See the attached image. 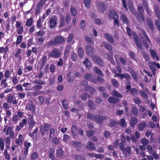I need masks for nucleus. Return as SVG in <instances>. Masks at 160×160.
Here are the masks:
<instances>
[{
  "instance_id": "nucleus-1",
  "label": "nucleus",
  "mask_w": 160,
  "mask_h": 160,
  "mask_svg": "<svg viewBox=\"0 0 160 160\" xmlns=\"http://www.w3.org/2000/svg\"><path fill=\"white\" fill-rule=\"evenodd\" d=\"M66 41V38L61 35H58L55 37L53 40L49 41L47 43V45L48 47L56 46L62 44Z\"/></svg>"
},
{
  "instance_id": "nucleus-2",
  "label": "nucleus",
  "mask_w": 160,
  "mask_h": 160,
  "mask_svg": "<svg viewBox=\"0 0 160 160\" xmlns=\"http://www.w3.org/2000/svg\"><path fill=\"white\" fill-rule=\"evenodd\" d=\"M132 34L134 40L139 50H142V44L139 40V39L138 36L134 32H132Z\"/></svg>"
},
{
  "instance_id": "nucleus-3",
  "label": "nucleus",
  "mask_w": 160,
  "mask_h": 160,
  "mask_svg": "<svg viewBox=\"0 0 160 160\" xmlns=\"http://www.w3.org/2000/svg\"><path fill=\"white\" fill-rule=\"evenodd\" d=\"M58 21V18L56 15L52 16L49 20L50 27L52 29L56 25Z\"/></svg>"
},
{
  "instance_id": "nucleus-4",
  "label": "nucleus",
  "mask_w": 160,
  "mask_h": 160,
  "mask_svg": "<svg viewBox=\"0 0 160 160\" xmlns=\"http://www.w3.org/2000/svg\"><path fill=\"white\" fill-rule=\"evenodd\" d=\"M60 54L59 50L57 49H54L49 53V56L51 57L57 58L60 57Z\"/></svg>"
},
{
  "instance_id": "nucleus-5",
  "label": "nucleus",
  "mask_w": 160,
  "mask_h": 160,
  "mask_svg": "<svg viewBox=\"0 0 160 160\" xmlns=\"http://www.w3.org/2000/svg\"><path fill=\"white\" fill-rule=\"evenodd\" d=\"M107 117L99 115H95L94 121L97 122L102 123L103 121H105L107 119Z\"/></svg>"
},
{
  "instance_id": "nucleus-6",
  "label": "nucleus",
  "mask_w": 160,
  "mask_h": 160,
  "mask_svg": "<svg viewBox=\"0 0 160 160\" xmlns=\"http://www.w3.org/2000/svg\"><path fill=\"white\" fill-rule=\"evenodd\" d=\"M92 58L94 61L98 65L101 66L103 65V61L98 56L95 55H93L92 56Z\"/></svg>"
},
{
  "instance_id": "nucleus-7",
  "label": "nucleus",
  "mask_w": 160,
  "mask_h": 160,
  "mask_svg": "<svg viewBox=\"0 0 160 160\" xmlns=\"http://www.w3.org/2000/svg\"><path fill=\"white\" fill-rule=\"evenodd\" d=\"M87 145L85 147V148L90 151L95 150L96 147L94 144L90 141H89L87 143Z\"/></svg>"
},
{
  "instance_id": "nucleus-8",
  "label": "nucleus",
  "mask_w": 160,
  "mask_h": 160,
  "mask_svg": "<svg viewBox=\"0 0 160 160\" xmlns=\"http://www.w3.org/2000/svg\"><path fill=\"white\" fill-rule=\"evenodd\" d=\"M13 128L12 126H9L6 130V134L7 135H9L11 138H13L14 137V132L13 131Z\"/></svg>"
},
{
  "instance_id": "nucleus-9",
  "label": "nucleus",
  "mask_w": 160,
  "mask_h": 160,
  "mask_svg": "<svg viewBox=\"0 0 160 160\" xmlns=\"http://www.w3.org/2000/svg\"><path fill=\"white\" fill-rule=\"evenodd\" d=\"M108 17L109 18L114 19L116 18H118V13L114 10H110Z\"/></svg>"
},
{
  "instance_id": "nucleus-10",
  "label": "nucleus",
  "mask_w": 160,
  "mask_h": 160,
  "mask_svg": "<svg viewBox=\"0 0 160 160\" xmlns=\"http://www.w3.org/2000/svg\"><path fill=\"white\" fill-rule=\"evenodd\" d=\"M98 10L101 12L103 13L104 11L106 9L107 7L102 2H98Z\"/></svg>"
},
{
  "instance_id": "nucleus-11",
  "label": "nucleus",
  "mask_w": 160,
  "mask_h": 160,
  "mask_svg": "<svg viewBox=\"0 0 160 160\" xmlns=\"http://www.w3.org/2000/svg\"><path fill=\"white\" fill-rule=\"evenodd\" d=\"M50 128V125L48 124H44L43 127L40 128V132L42 135L45 134L46 132L48 131Z\"/></svg>"
},
{
  "instance_id": "nucleus-12",
  "label": "nucleus",
  "mask_w": 160,
  "mask_h": 160,
  "mask_svg": "<svg viewBox=\"0 0 160 160\" xmlns=\"http://www.w3.org/2000/svg\"><path fill=\"white\" fill-rule=\"evenodd\" d=\"M108 101L111 103L116 104L120 102V99L111 96L108 98Z\"/></svg>"
},
{
  "instance_id": "nucleus-13",
  "label": "nucleus",
  "mask_w": 160,
  "mask_h": 160,
  "mask_svg": "<svg viewBox=\"0 0 160 160\" xmlns=\"http://www.w3.org/2000/svg\"><path fill=\"white\" fill-rule=\"evenodd\" d=\"M86 52L88 55H92L93 53L94 48L90 45H87L86 46Z\"/></svg>"
},
{
  "instance_id": "nucleus-14",
  "label": "nucleus",
  "mask_w": 160,
  "mask_h": 160,
  "mask_svg": "<svg viewBox=\"0 0 160 160\" xmlns=\"http://www.w3.org/2000/svg\"><path fill=\"white\" fill-rule=\"evenodd\" d=\"M135 138L132 134H131V137L132 140L134 142H137V139L139 138L140 137V134L138 131H136L134 133Z\"/></svg>"
},
{
  "instance_id": "nucleus-15",
  "label": "nucleus",
  "mask_w": 160,
  "mask_h": 160,
  "mask_svg": "<svg viewBox=\"0 0 160 160\" xmlns=\"http://www.w3.org/2000/svg\"><path fill=\"white\" fill-rule=\"evenodd\" d=\"M7 79L4 78L1 81L0 85L2 87V88H6L10 87L8 84V83L7 82Z\"/></svg>"
},
{
  "instance_id": "nucleus-16",
  "label": "nucleus",
  "mask_w": 160,
  "mask_h": 160,
  "mask_svg": "<svg viewBox=\"0 0 160 160\" xmlns=\"http://www.w3.org/2000/svg\"><path fill=\"white\" fill-rule=\"evenodd\" d=\"M104 36L106 40L111 43H113L114 42V38L110 34L105 33Z\"/></svg>"
},
{
  "instance_id": "nucleus-17",
  "label": "nucleus",
  "mask_w": 160,
  "mask_h": 160,
  "mask_svg": "<svg viewBox=\"0 0 160 160\" xmlns=\"http://www.w3.org/2000/svg\"><path fill=\"white\" fill-rule=\"evenodd\" d=\"M146 22L149 28L152 30H154V25L152 20L149 18L146 19Z\"/></svg>"
},
{
  "instance_id": "nucleus-18",
  "label": "nucleus",
  "mask_w": 160,
  "mask_h": 160,
  "mask_svg": "<svg viewBox=\"0 0 160 160\" xmlns=\"http://www.w3.org/2000/svg\"><path fill=\"white\" fill-rule=\"evenodd\" d=\"M121 20L122 21L123 23L126 24H128L129 21L127 16L124 14H122L120 17Z\"/></svg>"
},
{
  "instance_id": "nucleus-19",
  "label": "nucleus",
  "mask_w": 160,
  "mask_h": 160,
  "mask_svg": "<svg viewBox=\"0 0 160 160\" xmlns=\"http://www.w3.org/2000/svg\"><path fill=\"white\" fill-rule=\"evenodd\" d=\"M23 137L22 134H19L18 138L15 140V143L19 146L22 145Z\"/></svg>"
},
{
  "instance_id": "nucleus-20",
  "label": "nucleus",
  "mask_w": 160,
  "mask_h": 160,
  "mask_svg": "<svg viewBox=\"0 0 160 160\" xmlns=\"http://www.w3.org/2000/svg\"><path fill=\"white\" fill-rule=\"evenodd\" d=\"M131 74L134 80L136 82H138L139 77L137 73L134 70H132L131 71Z\"/></svg>"
},
{
  "instance_id": "nucleus-21",
  "label": "nucleus",
  "mask_w": 160,
  "mask_h": 160,
  "mask_svg": "<svg viewBox=\"0 0 160 160\" xmlns=\"http://www.w3.org/2000/svg\"><path fill=\"white\" fill-rule=\"evenodd\" d=\"M138 122V119L135 117H132L130 120V125L132 128L134 127L135 125Z\"/></svg>"
},
{
  "instance_id": "nucleus-22",
  "label": "nucleus",
  "mask_w": 160,
  "mask_h": 160,
  "mask_svg": "<svg viewBox=\"0 0 160 160\" xmlns=\"http://www.w3.org/2000/svg\"><path fill=\"white\" fill-rule=\"evenodd\" d=\"M150 52L153 58L154 59H156L157 60H159V57L157 55V52L155 50L151 49L150 50Z\"/></svg>"
},
{
  "instance_id": "nucleus-23",
  "label": "nucleus",
  "mask_w": 160,
  "mask_h": 160,
  "mask_svg": "<svg viewBox=\"0 0 160 160\" xmlns=\"http://www.w3.org/2000/svg\"><path fill=\"white\" fill-rule=\"evenodd\" d=\"M128 8L131 12L133 15H136L137 12L134 10L133 4L132 2L128 3Z\"/></svg>"
},
{
  "instance_id": "nucleus-24",
  "label": "nucleus",
  "mask_w": 160,
  "mask_h": 160,
  "mask_svg": "<svg viewBox=\"0 0 160 160\" xmlns=\"http://www.w3.org/2000/svg\"><path fill=\"white\" fill-rule=\"evenodd\" d=\"M154 10L156 16L158 18V20L160 21V12L158 7V6H155L154 8Z\"/></svg>"
},
{
  "instance_id": "nucleus-25",
  "label": "nucleus",
  "mask_w": 160,
  "mask_h": 160,
  "mask_svg": "<svg viewBox=\"0 0 160 160\" xmlns=\"http://www.w3.org/2000/svg\"><path fill=\"white\" fill-rule=\"evenodd\" d=\"M55 150L52 148H50L48 152L49 157L52 160H55V159L54 155Z\"/></svg>"
},
{
  "instance_id": "nucleus-26",
  "label": "nucleus",
  "mask_w": 160,
  "mask_h": 160,
  "mask_svg": "<svg viewBox=\"0 0 160 160\" xmlns=\"http://www.w3.org/2000/svg\"><path fill=\"white\" fill-rule=\"evenodd\" d=\"M28 124L29 125V129H32L36 124V122L33 119H28Z\"/></svg>"
},
{
  "instance_id": "nucleus-27",
  "label": "nucleus",
  "mask_w": 160,
  "mask_h": 160,
  "mask_svg": "<svg viewBox=\"0 0 160 160\" xmlns=\"http://www.w3.org/2000/svg\"><path fill=\"white\" fill-rule=\"evenodd\" d=\"M128 74L125 73L124 74H121V73H117L116 75H114V77H116L117 76L120 77L121 80H122L123 78H127L128 79L129 78V76H128Z\"/></svg>"
},
{
  "instance_id": "nucleus-28",
  "label": "nucleus",
  "mask_w": 160,
  "mask_h": 160,
  "mask_svg": "<svg viewBox=\"0 0 160 160\" xmlns=\"http://www.w3.org/2000/svg\"><path fill=\"white\" fill-rule=\"evenodd\" d=\"M47 55L43 56L41 60V66L42 68H43L47 61Z\"/></svg>"
},
{
  "instance_id": "nucleus-29",
  "label": "nucleus",
  "mask_w": 160,
  "mask_h": 160,
  "mask_svg": "<svg viewBox=\"0 0 160 160\" xmlns=\"http://www.w3.org/2000/svg\"><path fill=\"white\" fill-rule=\"evenodd\" d=\"M147 126V123L145 122H142L138 125V129L140 131H142Z\"/></svg>"
},
{
  "instance_id": "nucleus-30",
  "label": "nucleus",
  "mask_w": 160,
  "mask_h": 160,
  "mask_svg": "<svg viewBox=\"0 0 160 160\" xmlns=\"http://www.w3.org/2000/svg\"><path fill=\"white\" fill-rule=\"evenodd\" d=\"M77 127L75 125H72L71 128V133L73 136H76L78 135L77 132Z\"/></svg>"
},
{
  "instance_id": "nucleus-31",
  "label": "nucleus",
  "mask_w": 160,
  "mask_h": 160,
  "mask_svg": "<svg viewBox=\"0 0 160 160\" xmlns=\"http://www.w3.org/2000/svg\"><path fill=\"white\" fill-rule=\"evenodd\" d=\"M83 63L85 65L86 68H91V63L88 58H86Z\"/></svg>"
},
{
  "instance_id": "nucleus-32",
  "label": "nucleus",
  "mask_w": 160,
  "mask_h": 160,
  "mask_svg": "<svg viewBox=\"0 0 160 160\" xmlns=\"http://www.w3.org/2000/svg\"><path fill=\"white\" fill-rule=\"evenodd\" d=\"M103 46L110 51H111L112 49V46L109 43L107 42H103L102 43Z\"/></svg>"
},
{
  "instance_id": "nucleus-33",
  "label": "nucleus",
  "mask_w": 160,
  "mask_h": 160,
  "mask_svg": "<svg viewBox=\"0 0 160 160\" xmlns=\"http://www.w3.org/2000/svg\"><path fill=\"white\" fill-rule=\"evenodd\" d=\"M35 107L33 103H30L27 104L26 109L28 110H35Z\"/></svg>"
},
{
  "instance_id": "nucleus-34",
  "label": "nucleus",
  "mask_w": 160,
  "mask_h": 160,
  "mask_svg": "<svg viewBox=\"0 0 160 160\" xmlns=\"http://www.w3.org/2000/svg\"><path fill=\"white\" fill-rule=\"evenodd\" d=\"M141 31L142 34H143L144 38H145L147 40V41L149 42V44H151V40L148 37V36L147 35V34L146 32L144 30L142 29L141 30Z\"/></svg>"
},
{
  "instance_id": "nucleus-35",
  "label": "nucleus",
  "mask_w": 160,
  "mask_h": 160,
  "mask_svg": "<svg viewBox=\"0 0 160 160\" xmlns=\"http://www.w3.org/2000/svg\"><path fill=\"white\" fill-rule=\"evenodd\" d=\"M56 154L58 157L61 158L64 155V151L62 149H58L57 151Z\"/></svg>"
},
{
  "instance_id": "nucleus-36",
  "label": "nucleus",
  "mask_w": 160,
  "mask_h": 160,
  "mask_svg": "<svg viewBox=\"0 0 160 160\" xmlns=\"http://www.w3.org/2000/svg\"><path fill=\"white\" fill-rule=\"evenodd\" d=\"M112 95L115 97H117L118 98H122V96L120 94L118 91L116 90H113L112 91Z\"/></svg>"
},
{
  "instance_id": "nucleus-37",
  "label": "nucleus",
  "mask_w": 160,
  "mask_h": 160,
  "mask_svg": "<svg viewBox=\"0 0 160 160\" xmlns=\"http://www.w3.org/2000/svg\"><path fill=\"white\" fill-rule=\"evenodd\" d=\"M112 95L115 97H117L118 98H122V96L120 94L118 91L116 90H113L112 91Z\"/></svg>"
},
{
  "instance_id": "nucleus-38",
  "label": "nucleus",
  "mask_w": 160,
  "mask_h": 160,
  "mask_svg": "<svg viewBox=\"0 0 160 160\" xmlns=\"http://www.w3.org/2000/svg\"><path fill=\"white\" fill-rule=\"evenodd\" d=\"M119 124L122 127H126L127 126L125 119L124 118H121L119 122Z\"/></svg>"
},
{
  "instance_id": "nucleus-39",
  "label": "nucleus",
  "mask_w": 160,
  "mask_h": 160,
  "mask_svg": "<svg viewBox=\"0 0 160 160\" xmlns=\"http://www.w3.org/2000/svg\"><path fill=\"white\" fill-rule=\"evenodd\" d=\"M142 13V12H139L138 15L137 13L136 16L137 18L141 19L142 21L144 22L145 20V17Z\"/></svg>"
},
{
  "instance_id": "nucleus-40",
  "label": "nucleus",
  "mask_w": 160,
  "mask_h": 160,
  "mask_svg": "<svg viewBox=\"0 0 160 160\" xmlns=\"http://www.w3.org/2000/svg\"><path fill=\"white\" fill-rule=\"evenodd\" d=\"M71 72H69L67 75V79L69 82H71L74 81V79L71 76Z\"/></svg>"
},
{
  "instance_id": "nucleus-41",
  "label": "nucleus",
  "mask_w": 160,
  "mask_h": 160,
  "mask_svg": "<svg viewBox=\"0 0 160 160\" xmlns=\"http://www.w3.org/2000/svg\"><path fill=\"white\" fill-rule=\"evenodd\" d=\"M60 22L59 23V26L60 27H62L64 26L66 24V22L65 20L64 17H61L60 18Z\"/></svg>"
},
{
  "instance_id": "nucleus-42",
  "label": "nucleus",
  "mask_w": 160,
  "mask_h": 160,
  "mask_svg": "<svg viewBox=\"0 0 160 160\" xmlns=\"http://www.w3.org/2000/svg\"><path fill=\"white\" fill-rule=\"evenodd\" d=\"M4 148V143L2 138H0V149L2 151Z\"/></svg>"
},
{
  "instance_id": "nucleus-43",
  "label": "nucleus",
  "mask_w": 160,
  "mask_h": 160,
  "mask_svg": "<svg viewBox=\"0 0 160 160\" xmlns=\"http://www.w3.org/2000/svg\"><path fill=\"white\" fill-rule=\"evenodd\" d=\"M34 83L39 85H42L45 84V82L41 79L35 80L34 81Z\"/></svg>"
},
{
  "instance_id": "nucleus-44",
  "label": "nucleus",
  "mask_w": 160,
  "mask_h": 160,
  "mask_svg": "<svg viewBox=\"0 0 160 160\" xmlns=\"http://www.w3.org/2000/svg\"><path fill=\"white\" fill-rule=\"evenodd\" d=\"M23 36L22 35H19L17 37V40L16 42V45L20 44L22 41Z\"/></svg>"
},
{
  "instance_id": "nucleus-45",
  "label": "nucleus",
  "mask_w": 160,
  "mask_h": 160,
  "mask_svg": "<svg viewBox=\"0 0 160 160\" xmlns=\"http://www.w3.org/2000/svg\"><path fill=\"white\" fill-rule=\"evenodd\" d=\"M11 73V72H10L8 69H7L5 71L4 74V78L7 79L9 78Z\"/></svg>"
},
{
  "instance_id": "nucleus-46",
  "label": "nucleus",
  "mask_w": 160,
  "mask_h": 160,
  "mask_svg": "<svg viewBox=\"0 0 160 160\" xmlns=\"http://www.w3.org/2000/svg\"><path fill=\"white\" fill-rule=\"evenodd\" d=\"M94 72L97 74L103 76V75L102 71L98 68L95 67L94 69Z\"/></svg>"
},
{
  "instance_id": "nucleus-47",
  "label": "nucleus",
  "mask_w": 160,
  "mask_h": 160,
  "mask_svg": "<svg viewBox=\"0 0 160 160\" xmlns=\"http://www.w3.org/2000/svg\"><path fill=\"white\" fill-rule=\"evenodd\" d=\"M111 82L114 87L118 88V87L119 84L118 82L115 79H112L111 80Z\"/></svg>"
},
{
  "instance_id": "nucleus-48",
  "label": "nucleus",
  "mask_w": 160,
  "mask_h": 160,
  "mask_svg": "<svg viewBox=\"0 0 160 160\" xmlns=\"http://www.w3.org/2000/svg\"><path fill=\"white\" fill-rule=\"evenodd\" d=\"M85 89L86 91H90L91 94H92L94 91V88L91 86H87L85 87Z\"/></svg>"
},
{
  "instance_id": "nucleus-49",
  "label": "nucleus",
  "mask_w": 160,
  "mask_h": 160,
  "mask_svg": "<svg viewBox=\"0 0 160 160\" xmlns=\"http://www.w3.org/2000/svg\"><path fill=\"white\" fill-rule=\"evenodd\" d=\"M141 54L143 58H145L146 61H148L149 60V58L148 55L145 52H142Z\"/></svg>"
},
{
  "instance_id": "nucleus-50",
  "label": "nucleus",
  "mask_w": 160,
  "mask_h": 160,
  "mask_svg": "<svg viewBox=\"0 0 160 160\" xmlns=\"http://www.w3.org/2000/svg\"><path fill=\"white\" fill-rule=\"evenodd\" d=\"M46 1L47 0H40V1L38 2L37 5L42 8Z\"/></svg>"
},
{
  "instance_id": "nucleus-51",
  "label": "nucleus",
  "mask_w": 160,
  "mask_h": 160,
  "mask_svg": "<svg viewBox=\"0 0 160 160\" xmlns=\"http://www.w3.org/2000/svg\"><path fill=\"white\" fill-rule=\"evenodd\" d=\"M33 22V19L30 18L28 19L26 21V25L27 26L30 27L32 26Z\"/></svg>"
},
{
  "instance_id": "nucleus-52",
  "label": "nucleus",
  "mask_w": 160,
  "mask_h": 160,
  "mask_svg": "<svg viewBox=\"0 0 160 160\" xmlns=\"http://www.w3.org/2000/svg\"><path fill=\"white\" fill-rule=\"evenodd\" d=\"M78 53L79 56L81 57L84 55V51L82 48H79L78 50Z\"/></svg>"
},
{
  "instance_id": "nucleus-53",
  "label": "nucleus",
  "mask_w": 160,
  "mask_h": 160,
  "mask_svg": "<svg viewBox=\"0 0 160 160\" xmlns=\"http://www.w3.org/2000/svg\"><path fill=\"white\" fill-rule=\"evenodd\" d=\"M62 104L63 107L66 109H68V104L67 103V100L64 99L62 101Z\"/></svg>"
},
{
  "instance_id": "nucleus-54",
  "label": "nucleus",
  "mask_w": 160,
  "mask_h": 160,
  "mask_svg": "<svg viewBox=\"0 0 160 160\" xmlns=\"http://www.w3.org/2000/svg\"><path fill=\"white\" fill-rule=\"evenodd\" d=\"M8 45H6L4 48L2 47H0V53H2L4 52H7L8 50Z\"/></svg>"
},
{
  "instance_id": "nucleus-55",
  "label": "nucleus",
  "mask_w": 160,
  "mask_h": 160,
  "mask_svg": "<svg viewBox=\"0 0 160 160\" xmlns=\"http://www.w3.org/2000/svg\"><path fill=\"white\" fill-rule=\"evenodd\" d=\"M83 2L85 6L87 8H89L91 3V0H83Z\"/></svg>"
},
{
  "instance_id": "nucleus-56",
  "label": "nucleus",
  "mask_w": 160,
  "mask_h": 160,
  "mask_svg": "<svg viewBox=\"0 0 160 160\" xmlns=\"http://www.w3.org/2000/svg\"><path fill=\"white\" fill-rule=\"evenodd\" d=\"M70 11L72 15L73 16H75L77 15V11L75 8L73 7H71L70 9Z\"/></svg>"
},
{
  "instance_id": "nucleus-57",
  "label": "nucleus",
  "mask_w": 160,
  "mask_h": 160,
  "mask_svg": "<svg viewBox=\"0 0 160 160\" xmlns=\"http://www.w3.org/2000/svg\"><path fill=\"white\" fill-rule=\"evenodd\" d=\"M141 143L143 145L146 146L148 143V141L146 138H144L142 139Z\"/></svg>"
},
{
  "instance_id": "nucleus-58",
  "label": "nucleus",
  "mask_w": 160,
  "mask_h": 160,
  "mask_svg": "<svg viewBox=\"0 0 160 160\" xmlns=\"http://www.w3.org/2000/svg\"><path fill=\"white\" fill-rule=\"evenodd\" d=\"M22 51V49L20 48L18 49L15 52L14 57L16 58H18L20 55Z\"/></svg>"
},
{
  "instance_id": "nucleus-59",
  "label": "nucleus",
  "mask_w": 160,
  "mask_h": 160,
  "mask_svg": "<svg viewBox=\"0 0 160 160\" xmlns=\"http://www.w3.org/2000/svg\"><path fill=\"white\" fill-rule=\"evenodd\" d=\"M12 80V83L14 85H15L18 83L17 75L13 77Z\"/></svg>"
},
{
  "instance_id": "nucleus-60",
  "label": "nucleus",
  "mask_w": 160,
  "mask_h": 160,
  "mask_svg": "<svg viewBox=\"0 0 160 160\" xmlns=\"http://www.w3.org/2000/svg\"><path fill=\"white\" fill-rule=\"evenodd\" d=\"M145 6L146 7L145 9L146 11V12L147 14L149 16H152V12H151V10H150L148 6V4L147 3H146L145 5Z\"/></svg>"
},
{
  "instance_id": "nucleus-61",
  "label": "nucleus",
  "mask_w": 160,
  "mask_h": 160,
  "mask_svg": "<svg viewBox=\"0 0 160 160\" xmlns=\"http://www.w3.org/2000/svg\"><path fill=\"white\" fill-rule=\"evenodd\" d=\"M85 79L88 81H91L92 78V75L89 73H87L84 76Z\"/></svg>"
},
{
  "instance_id": "nucleus-62",
  "label": "nucleus",
  "mask_w": 160,
  "mask_h": 160,
  "mask_svg": "<svg viewBox=\"0 0 160 160\" xmlns=\"http://www.w3.org/2000/svg\"><path fill=\"white\" fill-rule=\"evenodd\" d=\"M73 147H76L81 148L82 144L81 142H75L72 143Z\"/></svg>"
},
{
  "instance_id": "nucleus-63",
  "label": "nucleus",
  "mask_w": 160,
  "mask_h": 160,
  "mask_svg": "<svg viewBox=\"0 0 160 160\" xmlns=\"http://www.w3.org/2000/svg\"><path fill=\"white\" fill-rule=\"evenodd\" d=\"M140 95L145 99H148V96L146 93L144 91H141L140 92Z\"/></svg>"
},
{
  "instance_id": "nucleus-64",
  "label": "nucleus",
  "mask_w": 160,
  "mask_h": 160,
  "mask_svg": "<svg viewBox=\"0 0 160 160\" xmlns=\"http://www.w3.org/2000/svg\"><path fill=\"white\" fill-rule=\"evenodd\" d=\"M133 100L136 104L138 105L142 102L141 100L138 97H135L133 99Z\"/></svg>"
}]
</instances>
